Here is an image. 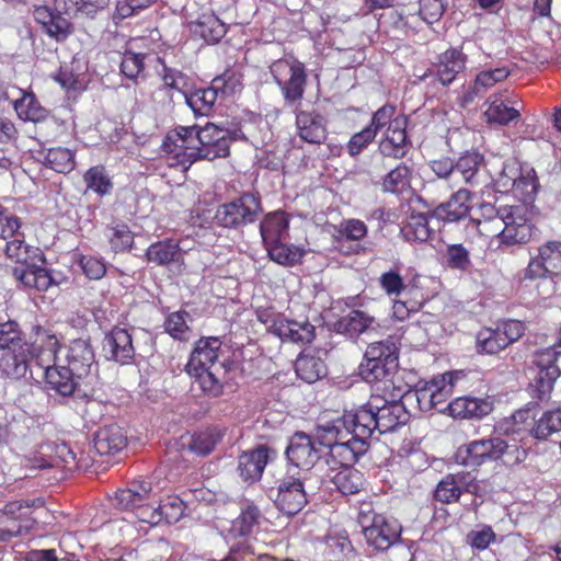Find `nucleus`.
<instances>
[{
    "label": "nucleus",
    "mask_w": 561,
    "mask_h": 561,
    "mask_svg": "<svg viewBox=\"0 0 561 561\" xmlns=\"http://www.w3.org/2000/svg\"><path fill=\"white\" fill-rule=\"evenodd\" d=\"M411 170L400 164L391 170L383 180V190L390 193H400L410 186Z\"/></svg>",
    "instance_id": "nucleus-53"
},
{
    "label": "nucleus",
    "mask_w": 561,
    "mask_h": 561,
    "mask_svg": "<svg viewBox=\"0 0 561 561\" xmlns=\"http://www.w3.org/2000/svg\"><path fill=\"white\" fill-rule=\"evenodd\" d=\"M65 365L72 375L79 379L87 377L95 363L94 352L91 344L83 339H76L70 342Z\"/></svg>",
    "instance_id": "nucleus-23"
},
{
    "label": "nucleus",
    "mask_w": 561,
    "mask_h": 561,
    "mask_svg": "<svg viewBox=\"0 0 561 561\" xmlns=\"http://www.w3.org/2000/svg\"><path fill=\"white\" fill-rule=\"evenodd\" d=\"M264 248L272 261L284 266H293L299 263L306 253L304 248L294 244H287L284 241H279L275 244H270Z\"/></svg>",
    "instance_id": "nucleus-43"
},
{
    "label": "nucleus",
    "mask_w": 561,
    "mask_h": 561,
    "mask_svg": "<svg viewBox=\"0 0 561 561\" xmlns=\"http://www.w3.org/2000/svg\"><path fill=\"white\" fill-rule=\"evenodd\" d=\"M401 232L408 241L425 242L431 236L427 216L422 213L411 214Z\"/></svg>",
    "instance_id": "nucleus-47"
},
{
    "label": "nucleus",
    "mask_w": 561,
    "mask_h": 561,
    "mask_svg": "<svg viewBox=\"0 0 561 561\" xmlns=\"http://www.w3.org/2000/svg\"><path fill=\"white\" fill-rule=\"evenodd\" d=\"M103 350L111 358L121 364H126L135 355L131 335L127 330L114 328L103 341Z\"/></svg>",
    "instance_id": "nucleus-29"
},
{
    "label": "nucleus",
    "mask_w": 561,
    "mask_h": 561,
    "mask_svg": "<svg viewBox=\"0 0 561 561\" xmlns=\"http://www.w3.org/2000/svg\"><path fill=\"white\" fill-rule=\"evenodd\" d=\"M477 352L480 354L493 355L506 347L499 328H484L476 336Z\"/></svg>",
    "instance_id": "nucleus-48"
},
{
    "label": "nucleus",
    "mask_w": 561,
    "mask_h": 561,
    "mask_svg": "<svg viewBox=\"0 0 561 561\" xmlns=\"http://www.w3.org/2000/svg\"><path fill=\"white\" fill-rule=\"evenodd\" d=\"M405 129L407 118L396 116L379 141V151L383 157L401 159L407 154L409 144Z\"/></svg>",
    "instance_id": "nucleus-21"
},
{
    "label": "nucleus",
    "mask_w": 561,
    "mask_h": 561,
    "mask_svg": "<svg viewBox=\"0 0 561 561\" xmlns=\"http://www.w3.org/2000/svg\"><path fill=\"white\" fill-rule=\"evenodd\" d=\"M296 128L300 139L309 144H322L327 138L324 118L313 111H297Z\"/></svg>",
    "instance_id": "nucleus-24"
},
{
    "label": "nucleus",
    "mask_w": 561,
    "mask_h": 561,
    "mask_svg": "<svg viewBox=\"0 0 561 561\" xmlns=\"http://www.w3.org/2000/svg\"><path fill=\"white\" fill-rule=\"evenodd\" d=\"M559 376L560 369L558 366L539 369L530 386L533 396L541 401L549 399Z\"/></svg>",
    "instance_id": "nucleus-46"
},
{
    "label": "nucleus",
    "mask_w": 561,
    "mask_h": 561,
    "mask_svg": "<svg viewBox=\"0 0 561 561\" xmlns=\"http://www.w3.org/2000/svg\"><path fill=\"white\" fill-rule=\"evenodd\" d=\"M56 334L47 328L35 325L32 341L23 339L19 344L0 354V378L11 380L34 379L32 366L49 365L53 360V341Z\"/></svg>",
    "instance_id": "nucleus-3"
},
{
    "label": "nucleus",
    "mask_w": 561,
    "mask_h": 561,
    "mask_svg": "<svg viewBox=\"0 0 561 561\" xmlns=\"http://www.w3.org/2000/svg\"><path fill=\"white\" fill-rule=\"evenodd\" d=\"M147 257L149 261L158 264H168L173 261H179L181 257V251L178 243L163 241L152 244L147 250Z\"/></svg>",
    "instance_id": "nucleus-52"
},
{
    "label": "nucleus",
    "mask_w": 561,
    "mask_h": 561,
    "mask_svg": "<svg viewBox=\"0 0 561 561\" xmlns=\"http://www.w3.org/2000/svg\"><path fill=\"white\" fill-rule=\"evenodd\" d=\"M87 191H92L99 196L110 194L113 188L111 178L107 175L105 167L102 164L89 168L83 174Z\"/></svg>",
    "instance_id": "nucleus-45"
},
{
    "label": "nucleus",
    "mask_w": 561,
    "mask_h": 561,
    "mask_svg": "<svg viewBox=\"0 0 561 561\" xmlns=\"http://www.w3.org/2000/svg\"><path fill=\"white\" fill-rule=\"evenodd\" d=\"M483 162V156L477 151L466 152L459 157L455 163V185L457 184L458 176H461L466 184H478V178Z\"/></svg>",
    "instance_id": "nucleus-40"
},
{
    "label": "nucleus",
    "mask_w": 561,
    "mask_h": 561,
    "mask_svg": "<svg viewBox=\"0 0 561 561\" xmlns=\"http://www.w3.org/2000/svg\"><path fill=\"white\" fill-rule=\"evenodd\" d=\"M445 257L448 266L454 270L467 271L471 265L469 251L459 243L448 245Z\"/></svg>",
    "instance_id": "nucleus-57"
},
{
    "label": "nucleus",
    "mask_w": 561,
    "mask_h": 561,
    "mask_svg": "<svg viewBox=\"0 0 561 561\" xmlns=\"http://www.w3.org/2000/svg\"><path fill=\"white\" fill-rule=\"evenodd\" d=\"M267 448L263 446L242 453L238 465L241 478L247 482L259 480L267 463Z\"/></svg>",
    "instance_id": "nucleus-34"
},
{
    "label": "nucleus",
    "mask_w": 561,
    "mask_h": 561,
    "mask_svg": "<svg viewBox=\"0 0 561 561\" xmlns=\"http://www.w3.org/2000/svg\"><path fill=\"white\" fill-rule=\"evenodd\" d=\"M377 133L375 129L369 126L365 127L363 130L354 134L348 144H347V152L350 156L355 157L359 154L364 149L368 147L369 144L374 141Z\"/></svg>",
    "instance_id": "nucleus-61"
},
{
    "label": "nucleus",
    "mask_w": 561,
    "mask_h": 561,
    "mask_svg": "<svg viewBox=\"0 0 561 561\" xmlns=\"http://www.w3.org/2000/svg\"><path fill=\"white\" fill-rule=\"evenodd\" d=\"M163 85L185 98L191 91V83L187 76L175 69L164 68L162 75Z\"/></svg>",
    "instance_id": "nucleus-56"
},
{
    "label": "nucleus",
    "mask_w": 561,
    "mask_h": 561,
    "mask_svg": "<svg viewBox=\"0 0 561 561\" xmlns=\"http://www.w3.org/2000/svg\"><path fill=\"white\" fill-rule=\"evenodd\" d=\"M20 96L12 101V107L20 121L43 123L50 116V111L44 107L33 91L19 89Z\"/></svg>",
    "instance_id": "nucleus-26"
},
{
    "label": "nucleus",
    "mask_w": 561,
    "mask_h": 561,
    "mask_svg": "<svg viewBox=\"0 0 561 561\" xmlns=\"http://www.w3.org/2000/svg\"><path fill=\"white\" fill-rule=\"evenodd\" d=\"M230 144L229 130L207 124L203 128L176 127L167 136L163 148L170 164L187 170L197 160L227 157Z\"/></svg>",
    "instance_id": "nucleus-2"
},
{
    "label": "nucleus",
    "mask_w": 561,
    "mask_h": 561,
    "mask_svg": "<svg viewBox=\"0 0 561 561\" xmlns=\"http://www.w3.org/2000/svg\"><path fill=\"white\" fill-rule=\"evenodd\" d=\"M82 272L90 279H100L106 273L105 264L102 260L92 255H80L78 259Z\"/></svg>",
    "instance_id": "nucleus-64"
},
{
    "label": "nucleus",
    "mask_w": 561,
    "mask_h": 561,
    "mask_svg": "<svg viewBox=\"0 0 561 561\" xmlns=\"http://www.w3.org/2000/svg\"><path fill=\"white\" fill-rule=\"evenodd\" d=\"M398 348L390 340L370 343L360 364V375L369 383L391 382L398 368Z\"/></svg>",
    "instance_id": "nucleus-8"
},
{
    "label": "nucleus",
    "mask_w": 561,
    "mask_h": 561,
    "mask_svg": "<svg viewBox=\"0 0 561 561\" xmlns=\"http://www.w3.org/2000/svg\"><path fill=\"white\" fill-rule=\"evenodd\" d=\"M239 85V79L233 71H226L220 77L213 80L209 88L192 90L185 94V103L195 115L206 116L213 110L218 98V91L224 93H233Z\"/></svg>",
    "instance_id": "nucleus-14"
},
{
    "label": "nucleus",
    "mask_w": 561,
    "mask_h": 561,
    "mask_svg": "<svg viewBox=\"0 0 561 561\" xmlns=\"http://www.w3.org/2000/svg\"><path fill=\"white\" fill-rule=\"evenodd\" d=\"M190 316L185 311H176L168 316L164 322L165 331L180 341H186L190 337V327L187 324Z\"/></svg>",
    "instance_id": "nucleus-55"
},
{
    "label": "nucleus",
    "mask_w": 561,
    "mask_h": 561,
    "mask_svg": "<svg viewBox=\"0 0 561 561\" xmlns=\"http://www.w3.org/2000/svg\"><path fill=\"white\" fill-rule=\"evenodd\" d=\"M257 319L266 329L282 341L293 343H310L314 336V328L308 322L289 320L270 309L257 311Z\"/></svg>",
    "instance_id": "nucleus-12"
},
{
    "label": "nucleus",
    "mask_w": 561,
    "mask_h": 561,
    "mask_svg": "<svg viewBox=\"0 0 561 561\" xmlns=\"http://www.w3.org/2000/svg\"><path fill=\"white\" fill-rule=\"evenodd\" d=\"M378 408L376 409L377 431L381 434L393 431L397 426L403 425L409 420V413L402 402L392 400L390 402L378 398Z\"/></svg>",
    "instance_id": "nucleus-28"
},
{
    "label": "nucleus",
    "mask_w": 561,
    "mask_h": 561,
    "mask_svg": "<svg viewBox=\"0 0 561 561\" xmlns=\"http://www.w3.org/2000/svg\"><path fill=\"white\" fill-rule=\"evenodd\" d=\"M262 210L257 196L251 193L241 195L217 208L215 220L225 228H239L255 221Z\"/></svg>",
    "instance_id": "nucleus-13"
},
{
    "label": "nucleus",
    "mask_w": 561,
    "mask_h": 561,
    "mask_svg": "<svg viewBox=\"0 0 561 561\" xmlns=\"http://www.w3.org/2000/svg\"><path fill=\"white\" fill-rule=\"evenodd\" d=\"M510 75L511 70L506 66L479 71L469 88L468 99L484 94L495 84L506 80Z\"/></svg>",
    "instance_id": "nucleus-38"
},
{
    "label": "nucleus",
    "mask_w": 561,
    "mask_h": 561,
    "mask_svg": "<svg viewBox=\"0 0 561 561\" xmlns=\"http://www.w3.org/2000/svg\"><path fill=\"white\" fill-rule=\"evenodd\" d=\"M42 164L60 174H69L77 165L76 152L65 147H51L38 152Z\"/></svg>",
    "instance_id": "nucleus-35"
},
{
    "label": "nucleus",
    "mask_w": 561,
    "mask_h": 561,
    "mask_svg": "<svg viewBox=\"0 0 561 561\" xmlns=\"http://www.w3.org/2000/svg\"><path fill=\"white\" fill-rule=\"evenodd\" d=\"M561 273V242L548 241L538 248L537 256L530 259L524 271L525 279L545 278Z\"/></svg>",
    "instance_id": "nucleus-17"
},
{
    "label": "nucleus",
    "mask_w": 561,
    "mask_h": 561,
    "mask_svg": "<svg viewBox=\"0 0 561 561\" xmlns=\"http://www.w3.org/2000/svg\"><path fill=\"white\" fill-rule=\"evenodd\" d=\"M494 187L499 193L512 192L518 201H533L537 191V179L534 170L524 173L517 161L510 160L503 163L501 172L494 179Z\"/></svg>",
    "instance_id": "nucleus-10"
},
{
    "label": "nucleus",
    "mask_w": 561,
    "mask_h": 561,
    "mask_svg": "<svg viewBox=\"0 0 561 561\" xmlns=\"http://www.w3.org/2000/svg\"><path fill=\"white\" fill-rule=\"evenodd\" d=\"M479 211L480 218L474 219L478 231L486 238H494L495 231H493V229L497 227L495 221L496 219H502V205L495 207L492 204L483 203L480 205Z\"/></svg>",
    "instance_id": "nucleus-49"
},
{
    "label": "nucleus",
    "mask_w": 561,
    "mask_h": 561,
    "mask_svg": "<svg viewBox=\"0 0 561 561\" xmlns=\"http://www.w3.org/2000/svg\"><path fill=\"white\" fill-rule=\"evenodd\" d=\"M53 7L33 5L34 21L41 31L57 43L66 42L75 33V24L66 16H75L87 5L85 0H54Z\"/></svg>",
    "instance_id": "nucleus-6"
},
{
    "label": "nucleus",
    "mask_w": 561,
    "mask_h": 561,
    "mask_svg": "<svg viewBox=\"0 0 561 561\" xmlns=\"http://www.w3.org/2000/svg\"><path fill=\"white\" fill-rule=\"evenodd\" d=\"M378 398L347 411L332 421L318 424L316 436L322 446H332V456L342 462L356 461L367 448V440L377 431L376 409Z\"/></svg>",
    "instance_id": "nucleus-1"
},
{
    "label": "nucleus",
    "mask_w": 561,
    "mask_h": 561,
    "mask_svg": "<svg viewBox=\"0 0 561 561\" xmlns=\"http://www.w3.org/2000/svg\"><path fill=\"white\" fill-rule=\"evenodd\" d=\"M20 139V130L11 118L0 116V151H4L9 147H18Z\"/></svg>",
    "instance_id": "nucleus-58"
},
{
    "label": "nucleus",
    "mask_w": 561,
    "mask_h": 561,
    "mask_svg": "<svg viewBox=\"0 0 561 561\" xmlns=\"http://www.w3.org/2000/svg\"><path fill=\"white\" fill-rule=\"evenodd\" d=\"M367 543L377 550H387L391 547L400 533L397 528H363Z\"/></svg>",
    "instance_id": "nucleus-51"
},
{
    "label": "nucleus",
    "mask_w": 561,
    "mask_h": 561,
    "mask_svg": "<svg viewBox=\"0 0 561 561\" xmlns=\"http://www.w3.org/2000/svg\"><path fill=\"white\" fill-rule=\"evenodd\" d=\"M471 208L472 193L467 188H459L435 209V214L444 221L454 222L466 218Z\"/></svg>",
    "instance_id": "nucleus-27"
},
{
    "label": "nucleus",
    "mask_w": 561,
    "mask_h": 561,
    "mask_svg": "<svg viewBox=\"0 0 561 561\" xmlns=\"http://www.w3.org/2000/svg\"><path fill=\"white\" fill-rule=\"evenodd\" d=\"M22 220L15 215H11L0 205V240L5 242L21 230Z\"/></svg>",
    "instance_id": "nucleus-63"
},
{
    "label": "nucleus",
    "mask_w": 561,
    "mask_h": 561,
    "mask_svg": "<svg viewBox=\"0 0 561 561\" xmlns=\"http://www.w3.org/2000/svg\"><path fill=\"white\" fill-rule=\"evenodd\" d=\"M4 254L9 260L20 264L13 268L12 274L25 288L46 291L58 284L53 272L45 266L46 257L43 251L27 244L21 230L5 242Z\"/></svg>",
    "instance_id": "nucleus-5"
},
{
    "label": "nucleus",
    "mask_w": 561,
    "mask_h": 561,
    "mask_svg": "<svg viewBox=\"0 0 561 561\" xmlns=\"http://www.w3.org/2000/svg\"><path fill=\"white\" fill-rule=\"evenodd\" d=\"M53 360L49 365L41 366L42 375L49 390L61 397H70L78 387V377L67 369L66 366L57 365L58 353L61 348L60 340L55 336L53 341Z\"/></svg>",
    "instance_id": "nucleus-16"
},
{
    "label": "nucleus",
    "mask_w": 561,
    "mask_h": 561,
    "mask_svg": "<svg viewBox=\"0 0 561 561\" xmlns=\"http://www.w3.org/2000/svg\"><path fill=\"white\" fill-rule=\"evenodd\" d=\"M295 369L297 376L308 383L316 382L327 374L323 360L310 354H301L295 363Z\"/></svg>",
    "instance_id": "nucleus-42"
},
{
    "label": "nucleus",
    "mask_w": 561,
    "mask_h": 561,
    "mask_svg": "<svg viewBox=\"0 0 561 561\" xmlns=\"http://www.w3.org/2000/svg\"><path fill=\"white\" fill-rule=\"evenodd\" d=\"M271 73L287 103L294 104L304 98L307 75L302 62L293 58L276 60Z\"/></svg>",
    "instance_id": "nucleus-9"
},
{
    "label": "nucleus",
    "mask_w": 561,
    "mask_h": 561,
    "mask_svg": "<svg viewBox=\"0 0 561 561\" xmlns=\"http://www.w3.org/2000/svg\"><path fill=\"white\" fill-rule=\"evenodd\" d=\"M191 32L207 43H217L227 32L226 25L214 14H203L191 24Z\"/></svg>",
    "instance_id": "nucleus-41"
},
{
    "label": "nucleus",
    "mask_w": 561,
    "mask_h": 561,
    "mask_svg": "<svg viewBox=\"0 0 561 561\" xmlns=\"http://www.w3.org/2000/svg\"><path fill=\"white\" fill-rule=\"evenodd\" d=\"M375 318L359 310H352L347 316L343 317L339 325L350 336L358 335L373 327Z\"/></svg>",
    "instance_id": "nucleus-50"
},
{
    "label": "nucleus",
    "mask_w": 561,
    "mask_h": 561,
    "mask_svg": "<svg viewBox=\"0 0 561 561\" xmlns=\"http://www.w3.org/2000/svg\"><path fill=\"white\" fill-rule=\"evenodd\" d=\"M519 115L520 111L518 108L506 105L496 94L490 98L488 108L484 112L488 123L499 125H507L517 119Z\"/></svg>",
    "instance_id": "nucleus-44"
},
{
    "label": "nucleus",
    "mask_w": 561,
    "mask_h": 561,
    "mask_svg": "<svg viewBox=\"0 0 561 561\" xmlns=\"http://www.w3.org/2000/svg\"><path fill=\"white\" fill-rule=\"evenodd\" d=\"M327 447L329 453L325 461L333 473L329 474L333 485L344 495L358 493L364 488L365 479L360 471L352 467L355 461L344 463L332 456V446Z\"/></svg>",
    "instance_id": "nucleus-18"
},
{
    "label": "nucleus",
    "mask_w": 561,
    "mask_h": 561,
    "mask_svg": "<svg viewBox=\"0 0 561 561\" xmlns=\"http://www.w3.org/2000/svg\"><path fill=\"white\" fill-rule=\"evenodd\" d=\"M110 244L114 252H124L130 249L134 242V234L126 225L111 229Z\"/></svg>",
    "instance_id": "nucleus-60"
},
{
    "label": "nucleus",
    "mask_w": 561,
    "mask_h": 561,
    "mask_svg": "<svg viewBox=\"0 0 561 561\" xmlns=\"http://www.w3.org/2000/svg\"><path fill=\"white\" fill-rule=\"evenodd\" d=\"M230 366L228 352L222 347L220 339L208 336L195 343L186 367L203 392L218 397L228 380Z\"/></svg>",
    "instance_id": "nucleus-4"
},
{
    "label": "nucleus",
    "mask_w": 561,
    "mask_h": 561,
    "mask_svg": "<svg viewBox=\"0 0 561 561\" xmlns=\"http://www.w3.org/2000/svg\"><path fill=\"white\" fill-rule=\"evenodd\" d=\"M458 378V373H445L433 377L430 381L419 383L414 396L419 407L423 411L438 409L440 404L445 403L451 396L455 387V380Z\"/></svg>",
    "instance_id": "nucleus-15"
},
{
    "label": "nucleus",
    "mask_w": 561,
    "mask_h": 561,
    "mask_svg": "<svg viewBox=\"0 0 561 561\" xmlns=\"http://www.w3.org/2000/svg\"><path fill=\"white\" fill-rule=\"evenodd\" d=\"M47 514L45 508L34 510L28 502L14 501L0 510V522H20L23 526H33L38 523L41 515Z\"/></svg>",
    "instance_id": "nucleus-36"
},
{
    "label": "nucleus",
    "mask_w": 561,
    "mask_h": 561,
    "mask_svg": "<svg viewBox=\"0 0 561 561\" xmlns=\"http://www.w3.org/2000/svg\"><path fill=\"white\" fill-rule=\"evenodd\" d=\"M274 502L285 515H294L300 512L307 503L302 479L286 477L280 480Z\"/></svg>",
    "instance_id": "nucleus-20"
},
{
    "label": "nucleus",
    "mask_w": 561,
    "mask_h": 561,
    "mask_svg": "<svg viewBox=\"0 0 561 561\" xmlns=\"http://www.w3.org/2000/svg\"><path fill=\"white\" fill-rule=\"evenodd\" d=\"M22 220L15 215H11L0 205V240L5 242L21 230Z\"/></svg>",
    "instance_id": "nucleus-62"
},
{
    "label": "nucleus",
    "mask_w": 561,
    "mask_h": 561,
    "mask_svg": "<svg viewBox=\"0 0 561 561\" xmlns=\"http://www.w3.org/2000/svg\"><path fill=\"white\" fill-rule=\"evenodd\" d=\"M288 460L297 468L310 469L320 458V451L310 436L296 433L286 449Z\"/></svg>",
    "instance_id": "nucleus-22"
},
{
    "label": "nucleus",
    "mask_w": 561,
    "mask_h": 561,
    "mask_svg": "<svg viewBox=\"0 0 561 561\" xmlns=\"http://www.w3.org/2000/svg\"><path fill=\"white\" fill-rule=\"evenodd\" d=\"M356 522L359 526H387L388 522L382 515L375 512L370 502H363L354 508Z\"/></svg>",
    "instance_id": "nucleus-59"
},
{
    "label": "nucleus",
    "mask_w": 561,
    "mask_h": 561,
    "mask_svg": "<svg viewBox=\"0 0 561 561\" xmlns=\"http://www.w3.org/2000/svg\"><path fill=\"white\" fill-rule=\"evenodd\" d=\"M473 479L469 473L458 472L446 476L436 486L435 497L443 503H451L465 491H470Z\"/></svg>",
    "instance_id": "nucleus-32"
},
{
    "label": "nucleus",
    "mask_w": 561,
    "mask_h": 561,
    "mask_svg": "<svg viewBox=\"0 0 561 561\" xmlns=\"http://www.w3.org/2000/svg\"><path fill=\"white\" fill-rule=\"evenodd\" d=\"M533 201L519 199L515 204L502 205V219L495 221L494 238L505 245L525 244L534 232L529 204Z\"/></svg>",
    "instance_id": "nucleus-7"
},
{
    "label": "nucleus",
    "mask_w": 561,
    "mask_h": 561,
    "mask_svg": "<svg viewBox=\"0 0 561 561\" xmlns=\"http://www.w3.org/2000/svg\"><path fill=\"white\" fill-rule=\"evenodd\" d=\"M466 56L457 48H450L438 57L436 77L443 85L450 84L466 68Z\"/></svg>",
    "instance_id": "nucleus-33"
},
{
    "label": "nucleus",
    "mask_w": 561,
    "mask_h": 561,
    "mask_svg": "<svg viewBox=\"0 0 561 561\" xmlns=\"http://www.w3.org/2000/svg\"><path fill=\"white\" fill-rule=\"evenodd\" d=\"M115 507L122 516L115 517L114 523L136 524L138 519L137 511L140 507V494L131 489L118 490L115 493Z\"/></svg>",
    "instance_id": "nucleus-39"
},
{
    "label": "nucleus",
    "mask_w": 561,
    "mask_h": 561,
    "mask_svg": "<svg viewBox=\"0 0 561 561\" xmlns=\"http://www.w3.org/2000/svg\"><path fill=\"white\" fill-rule=\"evenodd\" d=\"M561 432V407L547 410L534 417L529 434L537 440H546L556 433Z\"/></svg>",
    "instance_id": "nucleus-37"
},
{
    "label": "nucleus",
    "mask_w": 561,
    "mask_h": 561,
    "mask_svg": "<svg viewBox=\"0 0 561 561\" xmlns=\"http://www.w3.org/2000/svg\"><path fill=\"white\" fill-rule=\"evenodd\" d=\"M222 436L221 430L218 428H209L195 434L190 445L191 450L198 455H207L215 448Z\"/></svg>",
    "instance_id": "nucleus-54"
},
{
    "label": "nucleus",
    "mask_w": 561,
    "mask_h": 561,
    "mask_svg": "<svg viewBox=\"0 0 561 561\" xmlns=\"http://www.w3.org/2000/svg\"><path fill=\"white\" fill-rule=\"evenodd\" d=\"M184 503L178 495H167L160 500L158 505L142 504V523L149 526L159 524L172 525L178 523L184 515Z\"/></svg>",
    "instance_id": "nucleus-19"
},
{
    "label": "nucleus",
    "mask_w": 561,
    "mask_h": 561,
    "mask_svg": "<svg viewBox=\"0 0 561 561\" xmlns=\"http://www.w3.org/2000/svg\"><path fill=\"white\" fill-rule=\"evenodd\" d=\"M289 216L282 211L267 214L260 225V232L264 247L285 241L288 237Z\"/></svg>",
    "instance_id": "nucleus-31"
},
{
    "label": "nucleus",
    "mask_w": 561,
    "mask_h": 561,
    "mask_svg": "<svg viewBox=\"0 0 561 561\" xmlns=\"http://www.w3.org/2000/svg\"><path fill=\"white\" fill-rule=\"evenodd\" d=\"M93 445L100 456H114L127 446V435L117 424L105 425L95 433Z\"/></svg>",
    "instance_id": "nucleus-25"
},
{
    "label": "nucleus",
    "mask_w": 561,
    "mask_h": 561,
    "mask_svg": "<svg viewBox=\"0 0 561 561\" xmlns=\"http://www.w3.org/2000/svg\"><path fill=\"white\" fill-rule=\"evenodd\" d=\"M507 450V442L499 436L474 439L457 448L455 458L459 465L477 468L485 462L497 461Z\"/></svg>",
    "instance_id": "nucleus-11"
},
{
    "label": "nucleus",
    "mask_w": 561,
    "mask_h": 561,
    "mask_svg": "<svg viewBox=\"0 0 561 561\" xmlns=\"http://www.w3.org/2000/svg\"><path fill=\"white\" fill-rule=\"evenodd\" d=\"M447 410L453 417L481 419L492 412L493 404L488 399L460 397L453 400Z\"/></svg>",
    "instance_id": "nucleus-30"
}]
</instances>
